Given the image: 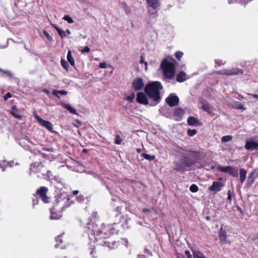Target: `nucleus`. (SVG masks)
<instances>
[{"instance_id": "obj_19", "label": "nucleus", "mask_w": 258, "mask_h": 258, "mask_svg": "<svg viewBox=\"0 0 258 258\" xmlns=\"http://www.w3.org/2000/svg\"><path fill=\"white\" fill-rule=\"evenodd\" d=\"M60 104L62 107L69 110L71 113L74 114H76L77 113L76 110L75 109L73 108L70 105L66 104L63 102H61Z\"/></svg>"}, {"instance_id": "obj_61", "label": "nucleus", "mask_w": 258, "mask_h": 258, "mask_svg": "<svg viewBox=\"0 0 258 258\" xmlns=\"http://www.w3.org/2000/svg\"><path fill=\"white\" fill-rule=\"evenodd\" d=\"M215 169V166H211V169L214 170Z\"/></svg>"}, {"instance_id": "obj_49", "label": "nucleus", "mask_w": 258, "mask_h": 258, "mask_svg": "<svg viewBox=\"0 0 258 258\" xmlns=\"http://www.w3.org/2000/svg\"><path fill=\"white\" fill-rule=\"evenodd\" d=\"M143 213H150V210L149 209H147V208H145L143 210Z\"/></svg>"}, {"instance_id": "obj_33", "label": "nucleus", "mask_w": 258, "mask_h": 258, "mask_svg": "<svg viewBox=\"0 0 258 258\" xmlns=\"http://www.w3.org/2000/svg\"><path fill=\"white\" fill-rule=\"evenodd\" d=\"M255 173L254 171H252L250 173L248 177V182L250 184H252L254 181V178L253 177L254 174Z\"/></svg>"}, {"instance_id": "obj_44", "label": "nucleus", "mask_w": 258, "mask_h": 258, "mask_svg": "<svg viewBox=\"0 0 258 258\" xmlns=\"http://www.w3.org/2000/svg\"><path fill=\"white\" fill-rule=\"evenodd\" d=\"M185 254L187 255V258H191L192 255L190 254L189 250H186L184 251Z\"/></svg>"}, {"instance_id": "obj_16", "label": "nucleus", "mask_w": 258, "mask_h": 258, "mask_svg": "<svg viewBox=\"0 0 258 258\" xmlns=\"http://www.w3.org/2000/svg\"><path fill=\"white\" fill-rule=\"evenodd\" d=\"M50 217L52 219L58 220L62 216V212L56 211L54 207H52L50 210Z\"/></svg>"}, {"instance_id": "obj_13", "label": "nucleus", "mask_w": 258, "mask_h": 258, "mask_svg": "<svg viewBox=\"0 0 258 258\" xmlns=\"http://www.w3.org/2000/svg\"><path fill=\"white\" fill-rule=\"evenodd\" d=\"M166 102L170 107L175 106L179 103V98L176 95L170 94L166 98Z\"/></svg>"}, {"instance_id": "obj_57", "label": "nucleus", "mask_w": 258, "mask_h": 258, "mask_svg": "<svg viewBox=\"0 0 258 258\" xmlns=\"http://www.w3.org/2000/svg\"><path fill=\"white\" fill-rule=\"evenodd\" d=\"M238 108H239V109H242L243 108V106L242 105L240 104Z\"/></svg>"}, {"instance_id": "obj_45", "label": "nucleus", "mask_w": 258, "mask_h": 258, "mask_svg": "<svg viewBox=\"0 0 258 258\" xmlns=\"http://www.w3.org/2000/svg\"><path fill=\"white\" fill-rule=\"evenodd\" d=\"M99 67L102 69H105L106 68V63L105 62H101L99 63Z\"/></svg>"}, {"instance_id": "obj_5", "label": "nucleus", "mask_w": 258, "mask_h": 258, "mask_svg": "<svg viewBox=\"0 0 258 258\" xmlns=\"http://www.w3.org/2000/svg\"><path fill=\"white\" fill-rule=\"evenodd\" d=\"M48 191V188L47 187L41 186L36 190L34 196L40 198L44 203H48L50 198L47 195Z\"/></svg>"}, {"instance_id": "obj_55", "label": "nucleus", "mask_w": 258, "mask_h": 258, "mask_svg": "<svg viewBox=\"0 0 258 258\" xmlns=\"http://www.w3.org/2000/svg\"><path fill=\"white\" fill-rule=\"evenodd\" d=\"M169 58H170V60H171L172 61L176 62V60H175V59L174 58L170 57Z\"/></svg>"}, {"instance_id": "obj_50", "label": "nucleus", "mask_w": 258, "mask_h": 258, "mask_svg": "<svg viewBox=\"0 0 258 258\" xmlns=\"http://www.w3.org/2000/svg\"><path fill=\"white\" fill-rule=\"evenodd\" d=\"M145 61L144 60V56H141V59L140 60V63H145Z\"/></svg>"}, {"instance_id": "obj_9", "label": "nucleus", "mask_w": 258, "mask_h": 258, "mask_svg": "<svg viewBox=\"0 0 258 258\" xmlns=\"http://www.w3.org/2000/svg\"><path fill=\"white\" fill-rule=\"evenodd\" d=\"M34 117L40 125L45 127L49 132L51 133L54 132V131H53L52 124L50 121L44 120L36 114H34Z\"/></svg>"}, {"instance_id": "obj_11", "label": "nucleus", "mask_w": 258, "mask_h": 258, "mask_svg": "<svg viewBox=\"0 0 258 258\" xmlns=\"http://www.w3.org/2000/svg\"><path fill=\"white\" fill-rule=\"evenodd\" d=\"M136 100L141 104L146 105L149 104L147 95L142 92H139L137 94Z\"/></svg>"}, {"instance_id": "obj_58", "label": "nucleus", "mask_w": 258, "mask_h": 258, "mask_svg": "<svg viewBox=\"0 0 258 258\" xmlns=\"http://www.w3.org/2000/svg\"><path fill=\"white\" fill-rule=\"evenodd\" d=\"M83 152H84V153H87V152H88V150H87V149H84L83 150Z\"/></svg>"}, {"instance_id": "obj_62", "label": "nucleus", "mask_w": 258, "mask_h": 258, "mask_svg": "<svg viewBox=\"0 0 258 258\" xmlns=\"http://www.w3.org/2000/svg\"><path fill=\"white\" fill-rule=\"evenodd\" d=\"M228 3H229V4H231L233 3V1L232 0H228Z\"/></svg>"}, {"instance_id": "obj_23", "label": "nucleus", "mask_w": 258, "mask_h": 258, "mask_svg": "<svg viewBox=\"0 0 258 258\" xmlns=\"http://www.w3.org/2000/svg\"><path fill=\"white\" fill-rule=\"evenodd\" d=\"M222 229V228L221 229ZM227 238L226 232L221 230L219 233V240L222 243H225Z\"/></svg>"}, {"instance_id": "obj_18", "label": "nucleus", "mask_w": 258, "mask_h": 258, "mask_svg": "<svg viewBox=\"0 0 258 258\" xmlns=\"http://www.w3.org/2000/svg\"><path fill=\"white\" fill-rule=\"evenodd\" d=\"M247 174L246 170L244 168H240L239 170L240 181L243 183L245 181Z\"/></svg>"}, {"instance_id": "obj_17", "label": "nucleus", "mask_w": 258, "mask_h": 258, "mask_svg": "<svg viewBox=\"0 0 258 258\" xmlns=\"http://www.w3.org/2000/svg\"><path fill=\"white\" fill-rule=\"evenodd\" d=\"M187 80V75L184 72L181 71L177 74L176 76V81L178 82H183Z\"/></svg>"}, {"instance_id": "obj_30", "label": "nucleus", "mask_w": 258, "mask_h": 258, "mask_svg": "<svg viewBox=\"0 0 258 258\" xmlns=\"http://www.w3.org/2000/svg\"><path fill=\"white\" fill-rule=\"evenodd\" d=\"M232 140V136L231 135H227L223 136L221 139L222 142H228Z\"/></svg>"}, {"instance_id": "obj_60", "label": "nucleus", "mask_w": 258, "mask_h": 258, "mask_svg": "<svg viewBox=\"0 0 258 258\" xmlns=\"http://www.w3.org/2000/svg\"><path fill=\"white\" fill-rule=\"evenodd\" d=\"M137 151L138 153H141V149H137Z\"/></svg>"}, {"instance_id": "obj_3", "label": "nucleus", "mask_w": 258, "mask_h": 258, "mask_svg": "<svg viewBox=\"0 0 258 258\" xmlns=\"http://www.w3.org/2000/svg\"><path fill=\"white\" fill-rule=\"evenodd\" d=\"M163 89V87L160 82H152L147 84L144 91L149 98L155 102V105L159 103L161 99L160 95V90Z\"/></svg>"}, {"instance_id": "obj_54", "label": "nucleus", "mask_w": 258, "mask_h": 258, "mask_svg": "<svg viewBox=\"0 0 258 258\" xmlns=\"http://www.w3.org/2000/svg\"><path fill=\"white\" fill-rule=\"evenodd\" d=\"M2 168L3 171H4L5 169L2 164L0 163V169Z\"/></svg>"}, {"instance_id": "obj_47", "label": "nucleus", "mask_w": 258, "mask_h": 258, "mask_svg": "<svg viewBox=\"0 0 258 258\" xmlns=\"http://www.w3.org/2000/svg\"><path fill=\"white\" fill-rule=\"evenodd\" d=\"M0 72L3 73L5 74H6L7 75H10V73L8 71H4L2 69L0 68Z\"/></svg>"}, {"instance_id": "obj_21", "label": "nucleus", "mask_w": 258, "mask_h": 258, "mask_svg": "<svg viewBox=\"0 0 258 258\" xmlns=\"http://www.w3.org/2000/svg\"><path fill=\"white\" fill-rule=\"evenodd\" d=\"M19 110L16 108V106H14L12 108L11 113L15 117L18 119H21L22 118V115L19 114Z\"/></svg>"}, {"instance_id": "obj_51", "label": "nucleus", "mask_w": 258, "mask_h": 258, "mask_svg": "<svg viewBox=\"0 0 258 258\" xmlns=\"http://www.w3.org/2000/svg\"><path fill=\"white\" fill-rule=\"evenodd\" d=\"M33 205L38 204V200H37V199L36 200V202H35V200L34 199L33 200Z\"/></svg>"}, {"instance_id": "obj_22", "label": "nucleus", "mask_w": 258, "mask_h": 258, "mask_svg": "<svg viewBox=\"0 0 258 258\" xmlns=\"http://www.w3.org/2000/svg\"><path fill=\"white\" fill-rule=\"evenodd\" d=\"M64 234V233H62L55 237V241L57 242V243L55 245V248H58L59 244H61L63 243L62 237Z\"/></svg>"}, {"instance_id": "obj_53", "label": "nucleus", "mask_w": 258, "mask_h": 258, "mask_svg": "<svg viewBox=\"0 0 258 258\" xmlns=\"http://www.w3.org/2000/svg\"><path fill=\"white\" fill-rule=\"evenodd\" d=\"M144 64H145V69L146 71H147V69H148V68H147V67H148V63H147V62L146 61V62H145Z\"/></svg>"}, {"instance_id": "obj_42", "label": "nucleus", "mask_w": 258, "mask_h": 258, "mask_svg": "<svg viewBox=\"0 0 258 258\" xmlns=\"http://www.w3.org/2000/svg\"><path fill=\"white\" fill-rule=\"evenodd\" d=\"M90 51V49L88 46H85L84 49L81 51L82 53L89 52Z\"/></svg>"}, {"instance_id": "obj_56", "label": "nucleus", "mask_w": 258, "mask_h": 258, "mask_svg": "<svg viewBox=\"0 0 258 258\" xmlns=\"http://www.w3.org/2000/svg\"><path fill=\"white\" fill-rule=\"evenodd\" d=\"M253 97L254 98H256V99H258V95H253Z\"/></svg>"}, {"instance_id": "obj_48", "label": "nucleus", "mask_w": 258, "mask_h": 258, "mask_svg": "<svg viewBox=\"0 0 258 258\" xmlns=\"http://www.w3.org/2000/svg\"><path fill=\"white\" fill-rule=\"evenodd\" d=\"M42 91L43 92L47 94V95H48L50 93V91L49 90H48L47 89H43L42 90Z\"/></svg>"}, {"instance_id": "obj_35", "label": "nucleus", "mask_w": 258, "mask_h": 258, "mask_svg": "<svg viewBox=\"0 0 258 258\" xmlns=\"http://www.w3.org/2000/svg\"><path fill=\"white\" fill-rule=\"evenodd\" d=\"M189 190L192 192H196L198 191L199 187L196 184H192L189 187Z\"/></svg>"}, {"instance_id": "obj_46", "label": "nucleus", "mask_w": 258, "mask_h": 258, "mask_svg": "<svg viewBox=\"0 0 258 258\" xmlns=\"http://www.w3.org/2000/svg\"><path fill=\"white\" fill-rule=\"evenodd\" d=\"M12 97V95L10 93H7L5 96L4 97V99L5 100H7L8 99L11 98Z\"/></svg>"}, {"instance_id": "obj_34", "label": "nucleus", "mask_w": 258, "mask_h": 258, "mask_svg": "<svg viewBox=\"0 0 258 258\" xmlns=\"http://www.w3.org/2000/svg\"><path fill=\"white\" fill-rule=\"evenodd\" d=\"M60 63L61 66L65 69L67 71H68V68L69 67L67 61L63 59H61L60 60Z\"/></svg>"}, {"instance_id": "obj_24", "label": "nucleus", "mask_w": 258, "mask_h": 258, "mask_svg": "<svg viewBox=\"0 0 258 258\" xmlns=\"http://www.w3.org/2000/svg\"><path fill=\"white\" fill-rule=\"evenodd\" d=\"M231 168V166H219L217 167V169L221 172H223L225 173H229L230 170Z\"/></svg>"}, {"instance_id": "obj_14", "label": "nucleus", "mask_w": 258, "mask_h": 258, "mask_svg": "<svg viewBox=\"0 0 258 258\" xmlns=\"http://www.w3.org/2000/svg\"><path fill=\"white\" fill-rule=\"evenodd\" d=\"M187 122V124L190 126H202L203 125L200 120L192 116L188 117Z\"/></svg>"}, {"instance_id": "obj_7", "label": "nucleus", "mask_w": 258, "mask_h": 258, "mask_svg": "<svg viewBox=\"0 0 258 258\" xmlns=\"http://www.w3.org/2000/svg\"><path fill=\"white\" fill-rule=\"evenodd\" d=\"M148 11L152 14L156 12V9L160 6L159 0H146Z\"/></svg>"}, {"instance_id": "obj_39", "label": "nucleus", "mask_w": 258, "mask_h": 258, "mask_svg": "<svg viewBox=\"0 0 258 258\" xmlns=\"http://www.w3.org/2000/svg\"><path fill=\"white\" fill-rule=\"evenodd\" d=\"M43 34L49 41L51 42L53 41L52 37L49 34V33L46 31L44 30Z\"/></svg>"}, {"instance_id": "obj_2", "label": "nucleus", "mask_w": 258, "mask_h": 258, "mask_svg": "<svg viewBox=\"0 0 258 258\" xmlns=\"http://www.w3.org/2000/svg\"><path fill=\"white\" fill-rule=\"evenodd\" d=\"M181 150L184 153H181L180 162L175 163L174 170L178 172H184L187 170V168L195 165L197 160L199 159L200 152L192 149L187 150L184 148H181Z\"/></svg>"}, {"instance_id": "obj_40", "label": "nucleus", "mask_w": 258, "mask_h": 258, "mask_svg": "<svg viewBox=\"0 0 258 258\" xmlns=\"http://www.w3.org/2000/svg\"><path fill=\"white\" fill-rule=\"evenodd\" d=\"M122 207L120 206H118L116 208L114 211L116 213V216H118L121 213Z\"/></svg>"}, {"instance_id": "obj_32", "label": "nucleus", "mask_w": 258, "mask_h": 258, "mask_svg": "<svg viewBox=\"0 0 258 258\" xmlns=\"http://www.w3.org/2000/svg\"><path fill=\"white\" fill-rule=\"evenodd\" d=\"M122 142V139L121 138L120 136L118 135H115L114 143L116 145H120L121 144Z\"/></svg>"}, {"instance_id": "obj_27", "label": "nucleus", "mask_w": 258, "mask_h": 258, "mask_svg": "<svg viewBox=\"0 0 258 258\" xmlns=\"http://www.w3.org/2000/svg\"><path fill=\"white\" fill-rule=\"evenodd\" d=\"M229 174L232 177H237L238 176V170L231 167V168L230 170Z\"/></svg>"}, {"instance_id": "obj_52", "label": "nucleus", "mask_w": 258, "mask_h": 258, "mask_svg": "<svg viewBox=\"0 0 258 258\" xmlns=\"http://www.w3.org/2000/svg\"><path fill=\"white\" fill-rule=\"evenodd\" d=\"M72 193L74 195H77L79 193V191L77 190H74Z\"/></svg>"}, {"instance_id": "obj_1", "label": "nucleus", "mask_w": 258, "mask_h": 258, "mask_svg": "<svg viewBox=\"0 0 258 258\" xmlns=\"http://www.w3.org/2000/svg\"><path fill=\"white\" fill-rule=\"evenodd\" d=\"M115 224H102L100 227L93 222H90L85 227L88 234L93 235L94 241L97 245L104 246L109 249L114 248L116 242L110 238V236L115 232Z\"/></svg>"}, {"instance_id": "obj_28", "label": "nucleus", "mask_w": 258, "mask_h": 258, "mask_svg": "<svg viewBox=\"0 0 258 258\" xmlns=\"http://www.w3.org/2000/svg\"><path fill=\"white\" fill-rule=\"evenodd\" d=\"M194 258H207L204 254L199 251H195L193 252Z\"/></svg>"}, {"instance_id": "obj_59", "label": "nucleus", "mask_w": 258, "mask_h": 258, "mask_svg": "<svg viewBox=\"0 0 258 258\" xmlns=\"http://www.w3.org/2000/svg\"><path fill=\"white\" fill-rule=\"evenodd\" d=\"M51 171H49V170H47L46 171V173H47V175L48 176L49 175L50 173H51Z\"/></svg>"}, {"instance_id": "obj_31", "label": "nucleus", "mask_w": 258, "mask_h": 258, "mask_svg": "<svg viewBox=\"0 0 258 258\" xmlns=\"http://www.w3.org/2000/svg\"><path fill=\"white\" fill-rule=\"evenodd\" d=\"M54 27L55 28L57 33L61 36V38L65 36V32L62 30H61L60 28H58L56 26H54Z\"/></svg>"}, {"instance_id": "obj_37", "label": "nucleus", "mask_w": 258, "mask_h": 258, "mask_svg": "<svg viewBox=\"0 0 258 258\" xmlns=\"http://www.w3.org/2000/svg\"><path fill=\"white\" fill-rule=\"evenodd\" d=\"M197 130L195 129L191 130L188 129L187 131V135L190 137H192L197 134Z\"/></svg>"}, {"instance_id": "obj_41", "label": "nucleus", "mask_w": 258, "mask_h": 258, "mask_svg": "<svg viewBox=\"0 0 258 258\" xmlns=\"http://www.w3.org/2000/svg\"><path fill=\"white\" fill-rule=\"evenodd\" d=\"M134 98H135V94L134 93H132V94L127 96L126 97V99L127 100H128V101L132 102L133 101V100L134 99Z\"/></svg>"}, {"instance_id": "obj_25", "label": "nucleus", "mask_w": 258, "mask_h": 258, "mask_svg": "<svg viewBox=\"0 0 258 258\" xmlns=\"http://www.w3.org/2000/svg\"><path fill=\"white\" fill-rule=\"evenodd\" d=\"M58 94H59L62 95H66L68 94V92L65 90H54L52 91V94L56 96L57 98H59V96L58 95Z\"/></svg>"}, {"instance_id": "obj_12", "label": "nucleus", "mask_w": 258, "mask_h": 258, "mask_svg": "<svg viewBox=\"0 0 258 258\" xmlns=\"http://www.w3.org/2000/svg\"><path fill=\"white\" fill-rule=\"evenodd\" d=\"M224 186L223 183L220 181H214L212 185L209 187L208 189L211 191L218 192Z\"/></svg>"}, {"instance_id": "obj_8", "label": "nucleus", "mask_w": 258, "mask_h": 258, "mask_svg": "<svg viewBox=\"0 0 258 258\" xmlns=\"http://www.w3.org/2000/svg\"><path fill=\"white\" fill-rule=\"evenodd\" d=\"M200 102L202 105L201 108L204 111L207 112L212 116H214L215 115L216 110L214 107H213L211 105V104L209 102H208L207 101L204 99H201L200 100Z\"/></svg>"}, {"instance_id": "obj_29", "label": "nucleus", "mask_w": 258, "mask_h": 258, "mask_svg": "<svg viewBox=\"0 0 258 258\" xmlns=\"http://www.w3.org/2000/svg\"><path fill=\"white\" fill-rule=\"evenodd\" d=\"M174 114L178 117H182L184 114V111L183 109L178 108H176L174 111Z\"/></svg>"}, {"instance_id": "obj_36", "label": "nucleus", "mask_w": 258, "mask_h": 258, "mask_svg": "<svg viewBox=\"0 0 258 258\" xmlns=\"http://www.w3.org/2000/svg\"><path fill=\"white\" fill-rule=\"evenodd\" d=\"M183 55V53L181 51H178L175 53V56L176 57V58L177 59V60L178 61L181 60V59Z\"/></svg>"}, {"instance_id": "obj_20", "label": "nucleus", "mask_w": 258, "mask_h": 258, "mask_svg": "<svg viewBox=\"0 0 258 258\" xmlns=\"http://www.w3.org/2000/svg\"><path fill=\"white\" fill-rule=\"evenodd\" d=\"M67 59H68V62L70 63V64L72 66H73V67L75 66V62L74 59L73 58V56L72 55V51L70 50H69L68 52Z\"/></svg>"}, {"instance_id": "obj_26", "label": "nucleus", "mask_w": 258, "mask_h": 258, "mask_svg": "<svg viewBox=\"0 0 258 258\" xmlns=\"http://www.w3.org/2000/svg\"><path fill=\"white\" fill-rule=\"evenodd\" d=\"M141 157H143L145 159L148 160L150 161L154 160L155 159V156L154 155H150L146 153H143L141 155Z\"/></svg>"}, {"instance_id": "obj_38", "label": "nucleus", "mask_w": 258, "mask_h": 258, "mask_svg": "<svg viewBox=\"0 0 258 258\" xmlns=\"http://www.w3.org/2000/svg\"><path fill=\"white\" fill-rule=\"evenodd\" d=\"M62 19L67 21L70 24H72L74 22L73 19L69 15H65Z\"/></svg>"}, {"instance_id": "obj_64", "label": "nucleus", "mask_w": 258, "mask_h": 258, "mask_svg": "<svg viewBox=\"0 0 258 258\" xmlns=\"http://www.w3.org/2000/svg\"><path fill=\"white\" fill-rule=\"evenodd\" d=\"M206 219L207 220H209L210 219V217L209 216L206 217Z\"/></svg>"}, {"instance_id": "obj_63", "label": "nucleus", "mask_w": 258, "mask_h": 258, "mask_svg": "<svg viewBox=\"0 0 258 258\" xmlns=\"http://www.w3.org/2000/svg\"><path fill=\"white\" fill-rule=\"evenodd\" d=\"M125 13H126V14H128V13H130V11H128L127 10H125Z\"/></svg>"}, {"instance_id": "obj_43", "label": "nucleus", "mask_w": 258, "mask_h": 258, "mask_svg": "<svg viewBox=\"0 0 258 258\" xmlns=\"http://www.w3.org/2000/svg\"><path fill=\"white\" fill-rule=\"evenodd\" d=\"M227 195H228L227 200L229 201V202H231V200H232V196H231V194L230 190L228 191Z\"/></svg>"}, {"instance_id": "obj_4", "label": "nucleus", "mask_w": 258, "mask_h": 258, "mask_svg": "<svg viewBox=\"0 0 258 258\" xmlns=\"http://www.w3.org/2000/svg\"><path fill=\"white\" fill-rule=\"evenodd\" d=\"M164 76L167 79H172L175 74V67L173 62H169L167 59H163L160 66Z\"/></svg>"}, {"instance_id": "obj_15", "label": "nucleus", "mask_w": 258, "mask_h": 258, "mask_svg": "<svg viewBox=\"0 0 258 258\" xmlns=\"http://www.w3.org/2000/svg\"><path fill=\"white\" fill-rule=\"evenodd\" d=\"M245 148L248 150H254L258 149V143L253 141H246L245 145Z\"/></svg>"}, {"instance_id": "obj_6", "label": "nucleus", "mask_w": 258, "mask_h": 258, "mask_svg": "<svg viewBox=\"0 0 258 258\" xmlns=\"http://www.w3.org/2000/svg\"><path fill=\"white\" fill-rule=\"evenodd\" d=\"M217 75H224L226 76H235L238 74H242L243 71L238 68H232L230 70H222L217 71L215 73Z\"/></svg>"}, {"instance_id": "obj_10", "label": "nucleus", "mask_w": 258, "mask_h": 258, "mask_svg": "<svg viewBox=\"0 0 258 258\" xmlns=\"http://www.w3.org/2000/svg\"><path fill=\"white\" fill-rule=\"evenodd\" d=\"M144 85L143 79L141 78H138L133 80L132 87L134 90L139 91L143 89Z\"/></svg>"}]
</instances>
